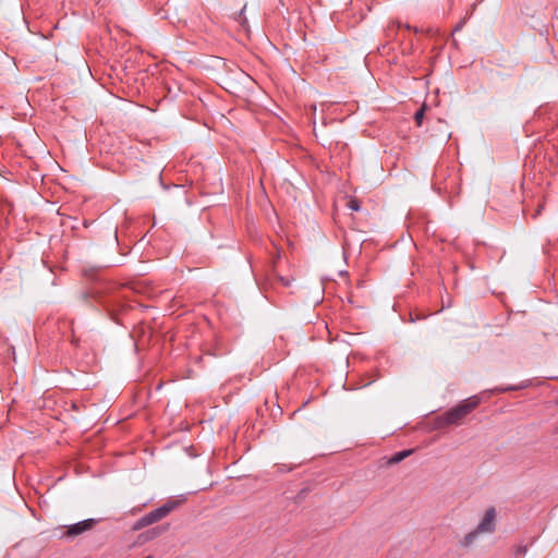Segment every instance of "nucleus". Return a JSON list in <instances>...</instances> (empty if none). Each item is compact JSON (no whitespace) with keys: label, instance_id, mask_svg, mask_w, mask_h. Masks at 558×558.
<instances>
[{"label":"nucleus","instance_id":"nucleus-5","mask_svg":"<svg viewBox=\"0 0 558 558\" xmlns=\"http://www.w3.org/2000/svg\"><path fill=\"white\" fill-rule=\"evenodd\" d=\"M412 452H413L412 449L399 451V452L395 453L389 459V463L390 464H397V463L401 462L403 459H405L407 457H409Z\"/></svg>","mask_w":558,"mask_h":558},{"label":"nucleus","instance_id":"nucleus-10","mask_svg":"<svg viewBox=\"0 0 558 558\" xmlns=\"http://www.w3.org/2000/svg\"><path fill=\"white\" fill-rule=\"evenodd\" d=\"M311 110H312L313 112H315V111H316V105H311Z\"/></svg>","mask_w":558,"mask_h":558},{"label":"nucleus","instance_id":"nucleus-12","mask_svg":"<svg viewBox=\"0 0 558 558\" xmlns=\"http://www.w3.org/2000/svg\"><path fill=\"white\" fill-rule=\"evenodd\" d=\"M395 27V24L388 26V31L390 32Z\"/></svg>","mask_w":558,"mask_h":558},{"label":"nucleus","instance_id":"nucleus-11","mask_svg":"<svg viewBox=\"0 0 558 558\" xmlns=\"http://www.w3.org/2000/svg\"><path fill=\"white\" fill-rule=\"evenodd\" d=\"M281 281H282L286 286H289V281H288V280H284L283 278H281Z\"/></svg>","mask_w":558,"mask_h":558},{"label":"nucleus","instance_id":"nucleus-3","mask_svg":"<svg viewBox=\"0 0 558 558\" xmlns=\"http://www.w3.org/2000/svg\"><path fill=\"white\" fill-rule=\"evenodd\" d=\"M177 505L178 504L175 501H168L163 506L150 511L137 521L136 527H144L161 520L167 517L177 507Z\"/></svg>","mask_w":558,"mask_h":558},{"label":"nucleus","instance_id":"nucleus-4","mask_svg":"<svg viewBox=\"0 0 558 558\" xmlns=\"http://www.w3.org/2000/svg\"><path fill=\"white\" fill-rule=\"evenodd\" d=\"M95 524H96V520H94V519H87V520L77 522L75 524H72L66 530V536H70V537L77 536L86 531L92 530Z\"/></svg>","mask_w":558,"mask_h":558},{"label":"nucleus","instance_id":"nucleus-7","mask_svg":"<svg viewBox=\"0 0 558 558\" xmlns=\"http://www.w3.org/2000/svg\"><path fill=\"white\" fill-rule=\"evenodd\" d=\"M347 205L353 211H359L361 208L360 202L356 198H350Z\"/></svg>","mask_w":558,"mask_h":558},{"label":"nucleus","instance_id":"nucleus-2","mask_svg":"<svg viewBox=\"0 0 558 558\" xmlns=\"http://www.w3.org/2000/svg\"><path fill=\"white\" fill-rule=\"evenodd\" d=\"M480 403L477 397H472L464 400L462 403L445 412L438 417L439 426L458 425L461 421L472 412Z\"/></svg>","mask_w":558,"mask_h":558},{"label":"nucleus","instance_id":"nucleus-6","mask_svg":"<svg viewBox=\"0 0 558 558\" xmlns=\"http://www.w3.org/2000/svg\"><path fill=\"white\" fill-rule=\"evenodd\" d=\"M426 106L422 105L420 109L414 113V121L417 126H421L423 124V120L425 117Z\"/></svg>","mask_w":558,"mask_h":558},{"label":"nucleus","instance_id":"nucleus-1","mask_svg":"<svg viewBox=\"0 0 558 558\" xmlns=\"http://www.w3.org/2000/svg\"><path fill=\"white\" fill-rule=\"evenodd\" d=\"M496 517L497 513L494 507L486 509L478 524L459 541V545L463 548H469L483 535L493 534L496 531Z\"/></svg>","mask_w":558,"mask_h":558},{"label":"nucleus","instance_id":"nucleus-9","mask_svg":"<svg viewBox=\"0 0 558 558\" xmlns=\"http://www.w3.org/2000/svg\"><path fill=\"white\" fill-rule=\"evenodd\" d=\"M543 207H544L543 204L537 205V208L535 209L534 214L532 215L533 218H537L541 215Z\"/></svg>","mask_w":558,"mask_h":558},{"label":"nucleus","instance_id":"nucleus-8","mask_svg":"<svg viewBox=\"0 0 558 558\" xmlns=\"http://www.w3.org/2000/svg\"><path fill=\"white\" fill-rule=\"evenodd\" d=\"M245 9V5L243 7V9L241 10V12L239 13V16H238V21L240 22V24L245 27L246 26V17L244 16L243 14V11Z\"/></svg>","mask_w":558,"mask_h":558}]
</instances>
